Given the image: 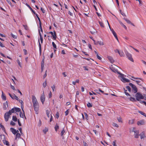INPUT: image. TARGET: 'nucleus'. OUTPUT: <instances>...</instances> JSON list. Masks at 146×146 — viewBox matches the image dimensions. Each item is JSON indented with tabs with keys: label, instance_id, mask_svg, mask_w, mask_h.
<instances>
[{
	"label": "nucleus",
	"instance_id": "nucleus-31",
	"mask_svg": "<svg viewBox=\"0 0 146 146\" xmlns=\"http://www.w3.org/2000/svg\"><path fill=\"white\" fill-rule=\"evenodd\" d=\"M65 132V131L64 128H63L62 130L61 131L60 133V135L62 136H63L64 133Z\"/></svg>",
	"mask_w": 146,
	"mask_h": 146
},
{
	"label": "nucleus",
	"instance_id": "nucleus-19",
	"mask_svg": "<svg viewBox=\"0 0 146 146\" xmlns=\"http://www.w3.org/2000/svg\"><path fill=\"white\" fill-rule=\"evenodd\" d=\"M121 80L123 82H129V80L127 79L124 78H122Z\"/></svg>",
	"mask_w": 146,
	"mask_h": 146
},
{
	"label": "nucleus",
	"instance_id": "nucleus-58",
	"mask_svg": "<svg viewBox=\"0 0 146 146\" xmlns=\"http://www.w3.org/2000/svg\"><path fill=\"white\" fill-rule=\"evenodd\" d=\"M48 131V129L47 128H45V130H43V132L45 134L46 133V132Z\"/></svg>",
	"mask_w": 146,
	"mask_h": 146
},
{
	"label": "nucleus",
	"instance_id": "nucleus-16",
	"mask_svg": "<svg viewBox=\"0 0 146 146\" xmlns=\"http://www.w3.org/2000/svg\"><path fill=\"white\" fill-rule=\"evenodd\" d=\"M108 58L111 63H113L114 62V60L112 57L109 56L108 57Z\"/></svg>",
	"mask_w": 146,
	"mask_h": 146
},
{
	"label": "nucleus",
	"instance_id": "nucleus-28",
	"mask_svg": "<svg viewBox=\"0 0 146 146\" xmlns=\"http://www.w3.org/2000/svg\"><path fill=\"white\" fill-rule=\"evenodd\" d=\"M59 126L57 124H56V125H55V126L54 127V129H55V130L56 132L57 131L58 129H59Z\"/></svg>",
	"mask_w": 146,
	"mask_h": 146
},
{
	"label": "nucleus",
	"instance_id": "nucleus-1",
	"mask_svg": "<svg viewBox=\"0 0 146 146\" xmlns=\"http://www.w3.org/2000/svg\"><path fill=\"white\" fill-rule=\"evenodd\" d=\"M32 100L33 107L36 113L38 114V113L39 105L36 97L35 96L32 95Z\"/></svg>",
	"mask_w": 146,
	"mask_h": 146
},
{
	"label": "nucleus",
	"instance_id": "nucleus-34",
	"mask_svg": "<svg viewBox=\"0 0 146 146\" xmlns=\"http://www.w3.org/2000/svg\"><path fill=\"white\" fill-rule=\"evenodd\" d=\"M52 44L53 48L55 49H57L56 46L54 42H52Z\"/></svg>",
	"mask_w": 146,
	"mask_h": 146
},
{
	"label": "nucleus",
	"instance_id": "nucleus-56",
	"mask_svg": "<svg viewBox=\"0 0 146 146\" xmlns=\"http://www.w3.org/2000/svg\"><path fill=\"white\" fill-rule=\"evenodd\" d=\"M93 41L94 42V44L95 45H97L98 44V41L97 42H96L95 41V40H93Z\"/></svg>",
	"mask_w": 146,
	"mask_h": 146
},
{
	"label": "nucleus",
	"instance_id": "nucleus-29",
	"mask_svg": "<svg viewBox=\"0 0 146 146\" xmlns=\"http://www.w3.org/2000/svg\"><path fill=\"white\" fill-rule=\"evenodd\" d=\"M117 119L119 122L121 123L122 122V118L121 117H117Z\"/></svg>",
	"mask_w": 146,
	"mask_h": 146
},
{
	"label": "nucleus",
	"instance_id": "nucleus-35",
	"mask_svg": "<svg viewBox=\"0 0 146 146\" xmlns=\"http://www.w3.org/2000/svg\"><path fill=\"white\" fill-rule=\"evenodd\" d=\"M0 127L2 128V129L4 131H5V129L4 126L2 125L1 124H0Z\"/></svg>",
	"mask_w": 146,
	"mask_h": 146
},
{
	"label": "nucleus",
	"instance_id": "nucleus-27",
	"mask_svg": "<svg viewBox=\"0 0 146 146\" xmlns=\"http://www.w3.org/2000/svg\"><path fill=\"white\" fill-rule=\"evenodd\" d=\"M12 120L14 121H17V118L15 116H13L12 117Z\"/></svg>",
	"mask_w": 146,
	"mask_h": 146
},
{
	"label": "nucleus",
	"instance_id": "nucleus-63",
	"mask_svg": "<svg viewBox=\"0 0 146 146\" xmlns=\"http://www.w3.org/2000/svg\"><path fill=\"white\" fill-rule=\"evenodd\" d=\"M10 124L12 125H15V123L13 122L12 121H11L10 122Z\"/></svg>",
	"mask_w": 146,
	"mask_h": 146
},
{
	"label": "nucleus",
	"instance_id": "nucleus-53",
	"mask_svg": "<svg viewBox=\"0 0 146 146\" xmlns=\"http://www.w3.org/2000/svg\"><path fill=\"white\" fill-rule=\"evenodd\" d=\"M126 88L129 92H130L131 91V88L129 86H127Z\"/></svg>",
	"mask_w": 146,
	"mask_h": 146
},
{
	"label": "nucleus",
	"instance_id": "nucleus-15",
	"mask_svg": "<svg viewBox=\"0 0 146 146\" xmlns=\"http://www.w3.org/2000/svg\"><path fill=\"white\" fill-rule=\"evenodd\" d=\"M38 32L40 36V42L41 43H42L43 42V38L42 36L41 35V34L40 31V30L39 29H38Z\"/></svg>",
	"mask_w": 146,
	"mask_h": 146
},
{
	"label": "nucleus",
	"instance_id": "nucleus-2",
	"mask_svg": "<svg viewBox=\"0 0 146 146\" xmlns=\"http://www.w3.org/2000/svg\"><path fill=\"white\" fill-rule=\"evenodd\" d=\"M136 99L138 101H139L140 99H143L144 98V97L142 94L140 93L137 92L135 95Z\"/></svg>",
	"mask_w": 146,
	"mask_h": 146
},
{
	"label": "nucleus",
	"instance_id": "nucleus-60",
	"mask_svg": "<svg viewBox=\"0 0 146 146\" xmlns=\"http://www.w3.org/2000/svg\"><path fill=\"white\" fill-rule=\"evenodd\" d=\"M68 113H69V111H68V110H67L65 112V115L66 116L67 115H68Z\"/></svg>",
	"mask_w": 146,
	"mask_h": 146
},
{
	"label": "nucleus",
	"instance_id": "nucleus-25",
	"mask_svg": "<svg viewBox=\"0 0 146 146\" xmlns=\"http://www.w3.org/2000/svg\"><path fill=\"white\" fill-rule=\"evenodd\" d=\"M99 23L101 27L102 28L104 27V23L100 21H99Z\"/></svg>",
	"mask_w": 146,
	"mask_h": 146
},
{
	"label": "nucleus",
	"instance_id": "nucleus-6",
	"mask_svg": "<svg viewBox=\"0 0 146 146\" xmlns=\"http://www.w3.org/2000/svg\"><path fill=\"white\" fill-rule=\"evenodd\" d=\"M49 33L50 34L52 35V38L54 40H55L56 38V34L55 31H54V33L52 32H50Z\"/></svg>",
	"mask_w": 146,
	"mask_h": 146
},
{
	"label": "nucleus",
	"instance_id": "nucleus-54",
	"mask_svg": "<svg viewBox=\"0 0 146 146\" xmlns=\"http://www.w3.org/2000/svg\"><path fill=\"white\" fill-rule=\"evenodd\" d=\"M52 94L51 91H50L48 94V97L50 98L52 97Z\"/></svg>",
	"mask_w": 146,
	"mask_h": 146
},
{
	"label": "nucleus",
	"instance_id": "nucleus-39",
	"mask_svg": "<svg viewBox=\"0 0 146 146\" xmlns=\"http://www.w3.org/2000/svg\"><path fill=\"white\" fill-rule=\"evenodd\" d=\"M44 58L42 59L41 62V67H44Z\"/></svg>",
	"mask_w": 146,
	"mask_h": 146
},
{
	"label": "nucleus",
	"instance_id": "nucleus-49",
	"mask_svg": "<svg viewBox=\"0 0 146 146\" xmlns=\"http://www.w3.org/2000/svg\"><path fill=\"white\" fill-rule=\"evenodd\" d=\"M107 22H108V25H109V27H110V29L111 31V32H112V33H113V32H114V31H114L113 30V29H111V28H110V25H109V23H108V21L107 20Z\"/></svg>",
	"mask_w": 146,
	"mask_h": 146
},
{
	"label": "nucleus",
	"instance_id": "nucleus-3",
	"mask_svg": "<svg viewBox=\"0 0 146 146\" xmlns=\"http://www.w3.org/2000/svg\"><path fill=\"white\" fill-rule=\"evenodd\" d=\"M1 139L2 140L3 142L5 145H9L8 142L5 139V137L4 135H1Z\"/></svg>",
	"mask_w": 146,
	"mask_h": 146
},
{
	"label": "nucleus",
	"instance_id": "nucleus-32",
	"mask_svg": "<svg viewBox=\"0 0 146 146\" xmlns=\"http://www.w3.org/2000/svg\"><path fill=\"white\" fill-rule=\"evenodd\" d=\"M119 23L125 29H127V27L124 25L121 22L119 21Z\"/></svg>",
	"mask_w": 146,
	"mask_h": 146
},
{
	"label": "nucleus",
	"instance_id": "nucleus-38",
	"mask_svg": "<svg viewBox=\"0 0 146 146\" xmlns=\"http://www.w3.org/2000/svg\"><path fill=\"white\" fill-rule=\"evenodd\" d=\"M118 54L121 56H123L124 55V54L122 51H119V53Z\"/></svg>",
	"mask_w": 146,
	"mask_h": 146
},
{
	"label": "nucleus",
	"instance_id": "nucleus-64",
	"mask_svg": "<svg viewBox=\"0 0 146 146\" xmlns=\"http://www.w3.org/2000/svg\"><path fill=\"white\" fill-rule=\"evenodd\" d=\"M6 1L9 5H11L12 4L10 0H6Z\"/></svg>",
	"mask_w": 146,
	"mask_h": 146
},
{
	"label": "nucleus",
	"instance_id": "nucleus-44",
	"mask_svg": "<svg viewBox=\"0 0 146 146\" xmlns=\"http://www.w3.org/2000/svg\"><path fill=\"white\" fill-rule=\"evenodd\" d=\"M131 77H132V78L133 79H140V80H143L141 78H139L138 77H134V76H132Z\"/></svg>",
	"mask_w": 146,
	"mask_h": 146
},
{
	"label": "nucleus",
	"instance_id": "nucleus-26",
	"mask_svg": "<svg viewBox=\"0 0 146 146\" xmlns=\"http://www.w3.org/2000/svg\"><path fill=\"white\" fill-rule=\"evenodd\" d=\"M15 112H19L21 111V109L19 108H14Z\"/></svg>",
	"mask_w": 146,
	"mask_h": 146
},
{
	"label": "nucleus",
	"instance_id": "nucleus-59",
	"mask_svg": "<svg viewBox=\"0 0 146 146\" xmlns=\"http://www.w3.org/2000/svg\"><path fill=\"white\" fill-rule=\"evenodd\" d=\"M96 55V56H97V58L98 59H99V60H101L102 59V58L99 56L98 54H97Z\"/></svg>",
	"mask_w": 146,
	"mask_h": 146
},
{
	"label": "nucleus",
	"instance_id": "nucleus-23",
	"mask_svg": "<svg viewBox=\"0 0 146 146\" xmlns=\"http://www.w3.org/2000/svg\"><path fill=\"white\" fill-rule=\"evenodd\" d=\"M131 80H132L135 81L136 82V83L139 85H141V84H140V81L139 80H135L133 79H131Z\"/></svg>",
	"mask_w": 146,
	"mask_h": 146
},
{
	"label": "nucleus",
	"instance_id": "nucleus-11",
	"mask_svg": "<svg viewBox=\"0 0 146 146\" xmlns=\"http://www.w3.org/2000/svg\"><path fill=\"white\" fill-rule=\"evenodd\" d=\"M111 70L113 72H115V73H117L118 74H119V75H121L122 76V77H123V74H122L120 72H119L117 69H113V68H112L111 69Z\"/></svg>",
	"mask_w": 146,
	"mask_h": 146
},
{
	"label": "nucleus",
	"instance_id": "nucleus-22",
	"mask_svg": "<svg viewBox=\"0 0 146 146\" xmlns=\"http://www.w3.org/2000/svg\"><path fill=\"white\" fill-rule=\"evenodd\" d=\"M2 98L3 100H6V97L3 94V91L2 92Z\"/></svg>",
	"mask_w": 146,
	"mask_h": 146
},
{
	"label": "nucleus",
	"instance_id": "nucleus-45",
	"mask_svg": "<svg viewBox=\"0 0 146 146\" xmlns=\"http://www.w3.org/2000/svg\"><path fill=\"white\" fill-rule=\"evenodd\" d=\"M124 19L128 23L130 24L131 23V22L129 20L127 19Z\"/></svg>",
	"mask_w": 146,
	"mask_h": 146
},
{
	"label": "nucleus",
	"instance_id": "nucleus-4",
	"mask_svg": "<svg viewBox=\"0 0 146 146\" xmlns=\"http://www.w3.org/2000/svg\"><path fill=\"white\" fill-rule=\"evenodd\" d=\"M132 132L134 133V137L135 138H137L139 137V131L135 130V128H133V129L132 130Z\"/></svg>",
	"mask_w": 146,
	"mask_h": 146
},
{
	"label": "nucleus",
	"instance_id": "nucleus-36",
	"mask_svg": "<svg viewBox=\"0 0 146 146\" xmlns=\"http://www.w3.org/2000/svg\"><path fill=\"white\" fill-rule=\"evenodd\" d=\"M50 111L48 110H46V114L47 115V116L48 117H50Z\"/></svg>",
	"mask_w": 146,
	"mask_h": 146
},
{
	"label": "nucleus",
	"instance_id": "nucleus-47",
	"mask_svg": "<svg viewBox=\"0 0 146 146\" xmlns=\"http://www.w3.org/2000/svg\"><path fill=\"white\" fill-rule=\"evenodd\" d=\"M85 9L84 10V11L85 12H87L88 10V7L87 6H86L84 7Z\"/></svg>",
	"mask_w": 146,
	"mask_h": 146
},
{
	"label": "nucleus",
	"instance_id": "nucleus-21",
	"mask_svg": "<svg viewBox=\"0 0 146 146\" xmlns=\"http://www.w3.org/2000/svg\"><path fill=\"white\" fill-rule=\"evenodd\" d=\"M3 105V109L4 110H6L7 109V107H8V104L7 102H6L5 103H4Z\"/></svg>",
	"mask_w": 146,
	"mask_h": 146
},
{
	"label": "nucleus",
	"instance_id": "nucleus-8",
	"mask_svg": "<svg viewBox=\"0 0 146 146\" xmlns=\"http://www.w3.org/2000/svg\"><path fill=\"white\" fill-rule=\"evenodd\" d=\"M40 100L42 104H43L45 100V97L44 92H43L42 94L41 95L40 97Z\"/></svg>",
	"mask_w": 146,
	"mask_h": 146
},
{
	"label": "nucleus",
	"instance_id": "nucleus-14",
	"mask_svg": "<svg viewBox=\"0 0 146 146\" xmlns=\"http://www.w3.org/2000/svg\"><path fill=\"white\" fill-rule=\"evenodd\" d=\"M141 139L145 137V135L144 132H142L140 135Z\"/></svg>",
	"mask_w": 146,
	"mask_h": 146
},
{
	"label": "nucleus",
	"instance_id": "nucleus-33",
	"mask_svg": "<svg viewBox=\"0 0 146 146\" xmlns=\"http://www.w3.org/2000/svg\"><path fill=\"white\" fill-rule=\"evenodd\" d=\"M134 122V119H131L129 121V124H132Z\"/></svg>",
	"mask_w": 146,
	"mask_h": 146
},
{
	"label": "nucleus",
	"instance_id": "nucleus-40",
	"mask_svg": "<svg viewBox=\"0 0 146 146\" xmlns=\"http://www.w3.org/2000/svg\"><path fill=\"white\" fill-rule=\"evenodd\" d=\"M21 136V134L19 133H17L16 134V138H20Z\"/></svg>",
	"mask_w": 146,
	"mask_h": 146
},
{
	"label": "nucleus",
	"instance_id": "nucleus-24",
	"mask_svg": "<svg viewBox=\"0 0 146 146\" xmlns=\"http://www.w3.org/2000/svg\"><path fill=\"white\" fill-rule=\"evenodd\" d=\"M112 33H113V35H114V37H115V38L117 39V40L118 41V39L116 33L115 32V31H114V32H113Z\"/></svg>",
	"mask_w": 146,
	"mask_h": 146
},
{
	"label": "nucleus",
	"instance_id": "nucleus-52",
	"mask_svg": "<svg viewBox=\"0 0 146 146\" xmlns=\"http://www.w3.org/2000/svg\"><path fill=\"white\" fill-rule=\"evenodd\" d=\"M39 24V25H40L39 28H40L41 32L42 33L43 32H42V27L41 23H40Z\"/></svg>",
	"mask_w": 146,
	"mask_h": 146
},
{
	"label": "nucleus",
	"instance_id": "nucleus-12",
	"mask_svg": "<svg viewBox=\"0 0 146 146\" xmlns=\"http://www.w3.org/2000/svg\"><path fill=\"white\" fill-rule=\"evenodd\" d=\"M144 121L143 120H141L138 121L137 122V124L138 125H143L144 124Z\"/></svg>",
	"mask_w": 146,
	"mask_h": 146
},
{
	"label": "nucleus",
	"instance_id": "nucleus-55",
	"mask_svg": "<svg viewBox=\"0 0 146 146\" xmlns=\"http://www.w3.org/2000/svg\"><path fill=\"white\" fill-rule=\"evenodd\" d=\"M140 102L141 104L143 103L146 106V102L144 101L140 100Z\"/></svg>",
	"mask_w": 146,
	"mask_h": 146
},
{
	"label": "nucleus",
	"instance_id": "nucleus-17",
	"mask_svg": "<svg viewBox=\"0 0 146 146\" xmlns=\"http://www.w3.org/2000/svg\"><path fill=\"white\" fill-rule=\"evenodd\" d=\"M8 112L10 115H11L12 113L15 112V108H12L11 110H9Z\"/></svg>",
	"mask_w": 146,
	"mask_h": 146
},
{
	"label": "nucleus",
	"instance_id": "nucleus-57",
	"mask_svg": "<svg viewBox=\"0 0 146 146\" xmlns=\"http://www.w3.org/2000/svg\"><path fill=\"white\" fill-rule=\"evenodd\" d=\"M17 62L18 63V64L21 67V63L19 61V60L18 59H17Z\"/></svg>",
	"mask_w": 146,
	"mask_h": 146
},
{
	"label": "nucleus",
	"instance_id": "nucleus-41",
	"mask_svg": "<svg viewBox=\"0 0 146 146\" xmlns=\"http://www.w3.org/2000/svg\"><path fill=\"white\" fill-rule=\"evenodd\" d=\"M112 125L117 127H119L117 123H113Z\"/></svg>",
	"mask_w": 146,
	"mask_h": 146
},
{
	"label": "nucleus",
	"instance_id": "nucleus-46",
	"mask_svg": "<svg viewBox=\"0 0 146 146\" xmlns=\"http://www.w3.org/2000/svg\"><path fill=\"white\" fill-rule=\"evenodd\" d=\"M138 112L141 114V115H143V116H145V113L142 112V111H138Z\"/></svg>",
	"mask_w": 146,
	"mask_h": 146
},
{
	"label": "nucleus",
	"instance_id": "nucleus-10",
	"mask_svg": "<svg viewBox=\"0 0 146 146\" xmlns=\"http://www.w3.org/2000/svg\"><path fill=\"white\" fill-rule=\"evenodd\" d=\"M9 94L12 99H15L17 100H18L19 98L17 96H16L15 94H13V95H12L10 93H9Z\"/></svg>",
	"mask_w": 146,
	"mask_h": 146
},
{
	"label": "nucleus",
	"instance_id": "nucleus-61",
	"mask_svg": "<svg viewBox=\"0 0 146 146\" xmlns=\"http://www.w3.org/2000/svg\"><path fill=\"white\" fill-rule=\"evenodd\" d=\"M56 117L57 119L59 117V113L58 112H57L56 114Z\"/></svg>",
	"mask_w": 146,
	"mask_h": 146
},
{
	"label": "nucleus",
	"instance_id": "nucleus-37",
	"mask_svg": "<svg viewBox=\"0 0 146 146\" xmlns=\"http://www.w3.org/2000/svg\"><path fill=\"white\" fill-rule=\"evenodd\" d=\"M46 80L45 81L43 82L42 84L44 88H45L46 87Z\"/></svg>",
	"mask_w": 146,
	"mask_h": 146
},
{
	"label": "nucleus",
	"instance_id": "nucleus-5",
	"mask_svg": "<svg viewBox=\"0 0 146 146\" xmlns=\"http://www.w3.org/2000/svg\"><path fill=\"white\" fill-rule=\"evenodd\" d=\"M129 85L131 87L133 90V92L134 93H136L137 91V88L136 87L131 83H129Z\"/></svg>",
	"mask_w": 146,
	"mask_h": 146
},
{
	"label": "nucleus",
	"instance_id": "nucleus-50",
	"mask_svg": "<svg viewBox=\"0 0 146 146\" xmlns=\"http://www.w3.org/2000/svg\"><path fill=\"white\" fill-rule=\"evenodd\" d=\"M87 106L89 108H90L92 107V105L90 103H88Z\"/></svg>",
	"mask_w": 146,
	"mask_h": 146
},
{
	"label": "nucleus",
	"instance_id": "nucleus-51",
	"mask_svg": "<svg viewBox=\"0 0 146 146\" xmlns=\"http://www.w3.org/2000/svg\"><path fill=\"white\" fill-rule=\"evenodd\" d=\"M130 100L133 102H134L135 101V98L132 97H131L130 98Z\"/></svg>",
	"mask_w": 146,
	"mask_h": 146
},
{
	"label": "nucleus",
	"instance_id": "nucleus-20",
	"mask_svg": "<svg viewBox=\"0 0 146 146\" xmlns=\"http://www.w3.org/2000/svg\"><path fill=\"white\" fill-rule=\"evenodd\" d=\"M26 5L29 8L30 10L34 14H35V12L33 9L31 8V7L27 3H26Z\"/></svg>",
	"mask_w": 146,
	"mask_h": 146
},
{
	"label": "nucleus",
	"instance_id": "nucleus-9",
	"mask_svg": "<svg viewBox=\"0 0 146 146\" xmlns=\"http://www.w3.org/2000/svg\"><path fill=\"white\" fill-rule=\"evenodd\" d=\"M126 54L128 59L131 61L133 62L134 60L132 58L131 55L128 52L126 53Z\"/></svg>",
	"mask_w": 146,
	"mask_h": 146
},
{
	"label": "nucleus",
	"instance_id": "nucleus-7",
	"mask_svg": "<svg viewBox=\"0 0 146 146\" xmlns=\"http://www.w3.org/2000/svg\"><path fill=\"white\" fill-rule=\"evenodd\" d=\"M10 115V114L8 113V112H6L4 115V118L5 119V120L6 121H8L10 117V115Z\"/></svg>",
	"mask_w": 146,
	"mask_h": 146
},
{
	"label": "nucleus",
	"instance_id": "nucleus-13",
	"mask_svg": "<svg viewBox=\"0 0 146 146\" xmlns=\"http://www.w3.org/2000/svg\"><path fill=\"white\" fill-rule=\"evenodd\" d=\"M10 130L12 133L14 134H15L17 133L18 132V131L17 130V131L14 128H10Z\"/></svg>",
	"mask_w": 146,
	"mask_h": 146
},
{
	"label": "nucleus",
	"instance_id": "nucleus-48",
	"mask_svg": "<svg viewBox=\"0 0 146 146\" xmlns=\"http://www.w3.org/2000/svg\"><path fill=\"white\" fill-rule=\"evenodd\" d=\"M84 114L85 116L86 119L87 120H88V115L87 114V113H84Z\"/></svg>",
	"mask_w": 146,
	"mask_h": 146
},
{
	"label": "nucleus",
	"instance_id": "nucleus-42",
	"mask_svg": "<svg viewBox=\"0 0 146 146\" xmlns=\"http://www.w3.org/2000/svg\"><path fill=\"white\" fill-rule=\"evenodd\" d=\"M51 88L53 92H54V90L56 88V86L54 85H53L51 87Z\"/></svg>",
	"mask_w": 146,
	"mask_h": 146
},
{
	"label": "nucleus",
	"instance_id": "nucleus-18",
	"mask_svg": "<svg viewBox=\"0 0 146 146\" xmlns=\"http://www.w3.org/2000/svg\"><path fill=\"white\" fill-rule=\"evenodd\" d=\"M22 110L23 111V114L22 113V112L21 111H20V116L21 117L23 118L24 115L25 116V114H24L25 112H24V111L23 110V108H22ZM25 118H26V117H25Z\"/></svg>",
	"mask_w": 146,
	"mask_h": 146
},
{
	"label": "nucleus",
	"instance_id": "nucleus-62",
	"mask_svg": "<svg viewBox=\"0 0 146 146\" xmlns=\"http://www.w3.org/2000/svg\"><path fill=\"white\" fill-rule=\"evenodd\" d=\"M11 35L14 38L16 39L17 38V36H16L15 35H13L12 33H11Z\"/></svg>",
	"mask_w": 146,
	"mask_h": 146
},
{
	"label": "nucleus",
	"instance_id": "nucleus-43",
	"mask_svg": "<svg viewBox=\"0 0 146 146\" xmlns=\"http://www.w3.org/2000/svg\"><path fill=\"white\" fill-rule=\"evenodd\" d=\"M38 42H39V50L40 51V52H41V45L40 44V41H39V39L38 40Z\"/></svg>",
	"mask_w": 146,
	"mask_h": 146
},
{
	"label": "nucleus",
	"instance_id": "nucleus-30",
	"mask_svg": "<svg viewBox=\"0 0 146 146\" xmlns=\"http://www.w3.org/2000/svg\"><path fill=\"white\" fill-rule=\"evenodd\" d=\"M98 44L100 46H103L104 45V42L101 41H98Z\"/></svg>",
	"mask_w": 146,
	"mask_h": 146
}]
</instances>
